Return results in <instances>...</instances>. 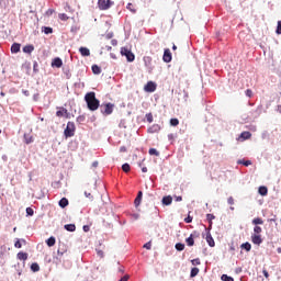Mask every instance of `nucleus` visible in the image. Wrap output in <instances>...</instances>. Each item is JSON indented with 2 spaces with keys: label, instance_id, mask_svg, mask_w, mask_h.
I'll return each mask as SVG.
<instances>
[{
  "label": "nucleus",
  "instance_id": "57",
  "mask_svg": "<svg viewBox=\"0 0 281 281\" xmlns=\"http://www.w3.org/2000/svg\"><path fill=\"white\" fill-rule=\"evenodd\" d=\"M176 201H177V202L183 201V198H181V196H176Z\"/></svg>",
  "mask_w": 281,
  "mask_h": 281
},
{
  "label": "nucleus",
  "instance_id": "59",
  "mask_svg": "<svg viewBox=\"0 0 281 281\" xmlns=\"http://www.w3.org/2000/svg\"><path fill=\"white\" fill-rule=\"evenodd\" d=\"M142 172H148V168L143 167V168H142Z\"/></svg>",
  "mask_w": 281,
  "mask_h": 281
},
{
  "label": "nucleus",
  "instance_id": "17",
  "mask_svg": "<svg viewBox=\"0 0 281 281\" xmlns=\"http://www.w3.org/2000/svg\"><path fill=\"white\" fill-rule=\"evenodd\" d=\"M24 54H32L34 52V45H26L23 47Z\"/></svg>",
  "mask_w": 281,
  "mask_h": 281
},
{
  "label": "nucleus",
  "instance_id": "15",
  "mask_svg": "<svg viewBox=\"0 0 281 281\" xmlns=\"http://www.w3.org/2000/svg\"><path fill=\"white\" fill-rule=\"evenodd\" d=\"M57 117H66L67 116V109L61 108L59 111L56 112Z\"/></svg>",
  "mask_w": 281,
  "mask_h": 281
},
{
  "label": "nucleus",
  "instance_id": "37",
  "mask_svg": "<svg viewBox=\"0 0 281 281\" xmlns=\"http://www.w3.org/2000/svg\"><path fill=\"white\" fill-rule=\"evenodd\" d=\"M21 247H22L21 239H16L15 244H14V248L15 249H21Z\"/></svg>",
  "mask_w": 281,
  "mask_h": 281
},
{
  "label": "nucleus",
  "instance_id": "13",
  "mask_svg": "<svg viewBox=\"0 0 281 281\" xmlns=\"http://www.w3.org/2000/svg\"><path fill=\"white\" fill-rule=\"evenodd\" d=\"M79 52H80L81 56H91V50H89V48H87V47H80Z\"/></svg>",
  "mask_w": 281,
  "mask_h": 281
},
{
  "label": "nucleus",
  "instance_id": "49",
  "mask_svg": "<svg viewBox=\"0 0 281 281\" xmlns=\"http://www.w3.org/2000/svg\"><path fill=\"white\" fill-rule=\"evenodd\" d=\"M150 247H153V245L150 244V241H149V243H146V244L144 245V248H145V249H150Z\"/></svg>",
  "mask_w": 281,
  "mask_h": 281
},
{
  "label": "nucleus",
  "instance_id": "5",
  "mask_svg": "<svg viewBox=\"0 0 281 281\" xmlns=\"http://www.w3.org/2000/svg\"><path fill=\"white\" fill-rule=\"evenodd\" d=\"M98 5L100 10H109L113 5V2L111 0H99Z\"/></svg>",
  "mask_w": 281,
  "mask_h": 281
},
{
  "label": "nucleus",
  "instance_id": "53",
  "mask_svg": "<svg viewBox=\"0 0 281 281\" xmlns=\"http://www.w3.org/2000/svg\"><path fill=\"white\" fill-rule=\"evenodd\" d=\"M98 256H100L101 258L104 256V252L102 250H98Z\"/></svg>",
  "mask_w": 281,
  "mask_h": 281
},
{
  "label": "nucleus",
  "instance_id": "46",
  "mask_svg": "<svg viewBox=\"0 0 281 281\" xmlns=\"http://www.w3.org/2000/svg\"><path fill=\"white\" fill-rule=\"evenodd\" d=\"M227 203L228 205H234V198L229 196Z\"/></svg>",
  "mask_w": 281,
  "mask_h": 281
},
{
  "label": "nucleus",
  "instance_id": "1",
  "mask_svg": "<svg viewBox=\"0 0 281 281\" xmlns=\"http://www.w3.org/2000/svg\"><path fill=\"white\" fill-rule=\"evenodd\" d=\"M85 100L90 111H98L100 109V100L95 98V92H88Z\"/></svg>",
  "mask_w": 281,
  "mask_h": 281
},
{
  "label": "nucleus",
  "instance_id": "38",
  "mask_svg": "<svg viewBox=\"0 0 281 281\" xmlns=\"http://www.w3.org/2000/svg\"><path fill=\"white\" fill-rule=\"evenodd\" d=\"M27 216H34V210L32 207H26Z\"/></svg>",
  "mask_w": 281,
  "mask_h": 281
},
{
  "label": "nucleus",
  "instance_id": "16",
  "mask_svg": "<svg viewBox=\"0 0 281 281\" xmlns=\"http://www.w3.org/2000/svg\"><path fill=\"white\" fill-rule=\"evenodd\" d=\"M142 196H143V193H142V191H139L134 201L136 207H139V204L142 203Z\"/></svg>",
  "mask_w": 281,
  "mask_h": 281
},
{
  "label": "nucleus",
  "instance_id": "9",
  "mask_svg": "<svg viewBox=\"0 0 281 281\" xmlns=\"http://www.w3.org/2000/svg\"><path fill=\"white\" fill-rule=\"evenodd\" d=\"M251 240L254 243V245H261L262 244V238L260 237V235H252L251 236Z\"/></svg>",
  "mask_w": 281,
  "mask_h": 281
},
{
  "label": "nucleus",
  "instance_id": "34",
  "mask_svg": "<svg viewBox=\"0 0 281 281\" xmlns=\"http://www.w3.org/2000/svg\"><path fill=\"white\" fill-rule=\"evenodd\" d=\"M222 280H223V281H234V278H232V277H229V276H227V274H223V276H222Z\"/></svg>",
  "mask_w": 281,
  "mask_h": 281
},
{
  "label": "nucleus",
  "instance_id": "20",
  "mask_svg": "<svg viewBox=\"0 0 281 281\" xmlns=\"http://www.w3.org/2000/svg\"><path fill=\"white\" fill-rule=\"evenodd\" d=\"M92 72L95 74V76H99V74H102V68H100L98 65H93Z\"/></svg>",
  "mask_w": 281,
  "mask_h": 281
},
{
  "label": "nucleus",
  "instance_id": "31",
  "mask_svg": "<svg viewBox=\"0 0 281 281\" xmlns=\"http://www.w3.org/2000/svg\"><path fill=\"white\" fill-rule=\"evenodd\" d=\"M196 276H199V268H192L191 278H196Z\"/></svg>",
  "mask_w": 281,
  "mask_h": 281
},
{
  "label": "nucleus",
  "instance_id": "58",
  "mask_svg": "<svg viewBox=\"0 0 281 281\" xmlns=\"http://www.w3.org/2000/svg\"><path fill=\"white\" fill-rule=\"evenodd\" d=\"M133 218H135V221H137V218H139V214H134Z\"/></svg>",
  "mask_w": 281,
  "mask_h": 281
},
{
  "label": "nucleus",
  "instance_id": "43",
  "mask_svg": "<svg viewBox=\"0 0 281 281\" xmlns=\"http://www.w3.org/2000/svg\"><path fill=\"white\" fill-rule=\"evenodd\" d=\"M24 139L26 144H32L33 142L32 137H27V135H24Z\"/></svg>",
  "mask_w": 281,
  "mask_h": 281
},
{
  "label": "nucleus",
  "instance_id": "62",
  "mask_svg": "<svg viewBox=\"0 0 281 281\" xmlns=\"http://www.w3.org/2000/svg\"><path fill=\"white\" fill-rule=\"evenodd\" d=\"M53 12H54V11H52V10H48V11H47V14H52Z\"/></svg>",
  "mask_w": 281,
  "mask_h": 281
},
{
  "label": "nucleus",
  "instance_id": "7",
  "mask_svg": "<svg viewBox=\"0 0 281 281\" xmlns=\"http://www.w3.org/2000/svg\"><path fill=\"white\" fill-rule=\"evenodd\" d=\"M162 60L165 63H170L172 60V54L170 53L169 48L165 49L164 56H162Z\"/></svg>",
  "mask_w": 281,
  "mask_h": 281
},
{
  "label": "nucleus",
  "instance_id": "2",
  "mask_svg": "<svg viewBox=\"0 0 281 281\" xmlns=\"http://www.w3.org/2000/svg\"><path fill=\"white\" fill-rule=\"evenodd\" d=\"M76 133V124L74 122H68L67 127L64 132L65 137H74Z\"/></svg>",
  "mask_w": 281,
  "mask_h": 281
},
{
  "label": "nucleus",
  "instance_id": "35",
  "mask_svg": "<svg viewBox=\"0 0 281 281\" xmlns=\"http://www.w3.org/2000/svg\"><path fill=\"white\" fill-rule=\"evenodd\" d=\"M170 124H171V126H179V120L178 119H171Z\"/></svg>",
  "mask_w": 281,
  "mask_h": 281
},
{
  "label": "nucleus",
  "instance_id": "64",
  "mask_svg": "<svg viewBox=\"0 0 281 281\" xmlns=\"http://www.w3.org/2000/svg\"><path fill=\"white\" fill-rule=\"evenodd\" d=\"M278 252L281 254V248H278Z\"/></svg>",
  "mask_w": 281,
  "mask_h": 281
},
{
  "label": "nucleus",
  "instance_id": "4",
  "mask_svg": "<svg viewBox=\"0 0 281 281\" xmlns=\"http://www.w3.org/2000/svg\"><path fill=\"white\" fill-rule=\"evenodd\" d=\"M144 91H146L147 93H155V91H157V83L148 81L147 85L144 87Z\"/></svg>",
  "mask_w": 281,
  "mask_h": 281
},
{
  "label": "nucleus",
  "instance_id": "32",
  "mask_svg": "<svg viewBox=\"0 0 281 281\" xmlns=\"http://www.w3.org/2000/svg\"><path fill=\"white\" fill-rule=\"evenodd\" d=\"M31 269L36 273V271H41V267L38 263H32Z\"/></svg>",
  "mask_w": 281,
  "mask_h": 281
},
{
  "label": "nucleus",
  "instance_id": "48",
  "mask_svg": "<svg viewBox=\"0 0 281 281\" xmlns=\"http://www.w3.org/2000/svg\"><path fill=\"white\" fill-rule=\"evenodd\" d=\"M246 95L248 98H251V95H254V92L251 90H246Z\"/></svg>",
  "mask_w": 281,
  "mask_h": 281
},
{
  "label": "nucleus",
  "instance_id": "19",
  "mask_svg": "<svg viewBox=\"0 0 281 281\" xmlns=\"http://www.w3.org/2000/svg\"><path fill=\"white\" fill-rule=\"evenodd\" d=\"M67 205H69V200H67V198H63L59 201V207H67Z\"/></svg>",
  "mask_w": 281,
  "mask_h": 281
},
{
  "label": "nucleus",
  "instance_id": "3",
  "mask_svg": "<svg viewBox=\"0 0 281 281\" xmlns=\"http://www.w3.org/2000/svg\"><path fill=\"white\" fill-rule=\"evenodd\" d=\"M121 54L127 58L128 63H133V60H135V55L126 47L121 48Z\"/></svg>",
  "mask_w": 281,
  "mask_h": 281
},
{
  "label": "nucleus",
  "instance_id": "40",
  "mask_svg": "<svg viewBox=\"0 0 281 281\" xmlns=\"http://www.w3.org/2000/svg\"><path fill=\"white\" fill-rule=\"evenodd\" d=\"M52 32H54L52 27H44V34H52Z\"/></svg>",
  "mask_w": 281,
  "mask_h": 281
},
{
  "label": "nucleus",
  "instance_id": "44",
  "mask_svg": "<svg viewBox=\"0 0 281 281\" xmlns=\"http://www.w3.org/2000/svg\"><path fill=\"white\" fill-rule=\"evenodd\" d=\"M277 34H281V21L278 22Z\"/></svg>",
  "mask_w": 281,
  "mask_h": 281
},
{
  "label": "nucleus",
  "instance_id": "22",
  "mask_svg": "<svg viewBox=\"0 0 281 281\" xmlns=\"http://www.w3.org/2000/svg\"><path fill=\"white\" fill-rule=\"evenodd\" d=\"M46 245H47L48 247H54V246L56 245V238H54V237L48 238V239L46 240Z\"/></svg>",
  "mask_w": 281,
  "mask_h": 281
},
{
  "label": "nucleus",
  "instance_id": "61",
  "mask_svg": "<svg viewBox=\"0 0 281 281\" xmlns=\"http://www.w3.org/2000/svg\"><path fill=\"white\" fill-rule=\"evenodd\" d=\"M20 243H23L25 245L26 241L25 239H20Z\"/></svg>",
  "mask_w": 281,
  "mask_h": 281
},
{
  "label": "nucleus",
  "instance_id": "26",
  "mask_svg": "<svg viewBox=\"0 0 281 281\" xmlns=\"http://www.w3.org/2000/svg\"><path fill=\"white\" fill-rule=\"evenodd\" d=\"M265 222L260 217H256L252 220V225H262Z\"/></svg>",
  "mask_w": 281,
  "mask_h": 281
},
{
  "label": "nucleus",
  "instance_id": "6",
  "mask_svg": "<svg viewBox=\"0 0 281 281\" xmlns=\"http://www.w3.org/2000/svg\"><path fill=\"white\" fill-rule=\"evenodd\" d=\"M101 113H103L104 115H111V113H113V104L108 103L105 105H102Z\"/></svg>",
  "mask_w": 281,
  "mask_h": 281
},
{
  "label": "nucleus",
  "instance_id": "54",
  "mask_svg": "<svg viewBox=\"0 0 281 281\" xmlns=\"http://www.w3.org/2000/svg\"><path fill=\"white\" fill-rule=\"evenodd\" d=\"M98 165H99L98 161H93V162H92V168H98Z\"/></svg>",
  "mask_w": 281,
  "mask_h": 281
},
{
  "label": "nucleus",
  "instance_id": "63",
  "mask_svg": "<svg viewBox=\"0 0 281 281\" xmlns=\"http://www.w3.org/2000/svg\"><path fill=\"white\" fill-rule=\"evenodd\" d=\"M172 49H173V50H177V45H173V46H172Z\"/></svg>",
  "mask_w": 281,
  "mask_h": 281
},
{
  "label": "nucleus",
  "instance_id": "39",
  "mask_svg": "<svg viewBox=\"0 0 281 281\" xmlns=\"http://www.w3.org/2000/svg\"><path fill=\"white\" fill-rule=\"evenodd\" d=\"M254 232H255V234H261L262 233V227H260V226H255V228H254Z\"/></svg>",
  "mask_w": 281,
  "mask_h": 281
},
{
  "label": "nucleus",
  "instance_id": "45",
  "mask_svg": "<svg viewBox=\"0 0 281 281\" xmlns=\"http://www.w3.org/2000/svg\"><path fill=\"white\" fill-rule=\"evenodd\" d=\"M191 262H192V265H195V266L201 265L200 259H193Z\"/></svg>",
  "mask_w": 281,
  "mask_h": 281
},
{
  "label": "nucleus",
  "instance_id": "36",
  "mask_svg": "<svg viewBox=\"0 0 281 281\" xmlns=\"http://www.w3.org/2000/svg\"><path fill=\"white\" fill-rule=\"evenodd\" d=\"M149 155H155L156 157H159V151H157V149H155V148H150Z\"/></svg>",
  "mask_w": 281,
  "mask_h": 281
},
{
  "label": "nucleus",
  "instance_id": "24",
  "mask_svg": "<svg viewBox=\"0 0 281 281\" xmlns=\"http://www.w3.org/2000/svg\"><path fill=\"white\" fill-rule=\"evenodd\" d=\"M64 227L67 232H76V225L74 224H66Z\"/></svg>",
  "mask_w": 281,
  "mask_h": 281
},
{
  "label": "nucleus",
  "instance_id": "52",
  "mask_svg": "<svg viewBox=\"0 0 281 281\" xmlns=\"http://www.w3.org/2000/svg\"><path fill=\"white\" fill-rule=\"evenodd\" d=\"M184 222L191 223V222H192V217H191V216H188L187 218H184Z\"/></svg>",
  "mask_w": 281,
  "mask_h": 281
},
{
  "label": "nucleus",
  "instance_id": "18",
  "mask_svg": "<svg viewBox=\"0 0 281 281\" xmlns=\"http://www.w3.org/2000/svg\"><path fill=\"white\" fill-rule=\"evenodd\" d=\"M258 192L259 194H261V196H267L269 190L267 189V187H259Z\"/></svg>",
  "mask_w": 281,
  "mask_h": 281
},
{
  "label": "nucleus",
  "instance_id": "8",
  "mask_svg": "<svg viewBox=\"0 0 281 281\" xmlns=\"http://www.w3.org/2000/svg\"><path fill=\"white\" fill-rule=\"evenodd\" d=\"M194 238H196V235L193 233L186 239L188 247H194Z\"/></svg>",
  "mask_w": 281,
  "mask_h": 281
},
{
  "label": "nucleus",
  "instance_id": "41",
  "mask_svg": "<svg viewBox=\"0 0 281 281\" xmlns=\"http://www.w3.org/2000/svg\"><path fill=\"white\" fill-rule=\"evenodd\" d=\"M59 19H60L61 21H67V19H69V16H67V14H65V13H60V14H59Z\"/></svg>",
  "mask_w": 281,
  "mask_h": 281
},
{
  "label": "nucleus",
  "instance_id": "50",
  "mask_svg": "<svg viewBox=\"0 0 281 281\" xmlns=\"http://www.w3.org/2000/svg\"><path fill=\"white\" fill-rule=\"evenodd\" d=\"M240 164H244V166H251V161L247 160V161H240Z\"/></svg>",
  "mask_w": 281,
  "mask_h": 281
},
{
  "label": "nucleus",
  "instance_id": "11",
  "mask_svg": "<svg viewBox=\"0 0 281 281\" xmlns=\"http://www.w3.org/2000/svg\"><path fill=\"white\" fill-rule=\"evenodd\" d=\"M161 131V127L158 124H154L148 128V133H159Z\"/></svg>",
  "mask_w": 281,
  "mask_h": 281
},
{
  "label": "nucleus",
  "instance_id": "21",
  "mask_svg": "<svg viewBox=\"0 0 281 281\" xmlns=\"http://www.w3.org/2000/svg\"><path fill=\"white\" fill-rule=\"evenodd\" d=\"M93 191H91V189H89V191H85V196L86 199H89V201H93Z\"/></svg>",
  "mask_w": 281,
  "mask_h": 281
},
{
  "label": "nucleus",
  "instance_id": "60",
  "mask_svg": "<svg viewBox=\"0 0 281 281\" xmlns=\"http://www.w3.org/2000/svg\"><path fill=\"white\" fill-rule=\"evenodd\" d=\"M144 60L146 63L147 60H150V57H145Z\"/></svg>",
  "mask_w": 281,
  "mask_h": 281
},
{
  "label": "nucleus",
  "instance_id": "55",
  "mask_svg": "<svg viewBox=\"0 0 281 281\" xmlns=\"http://www.w3.org/2000/svg\"><path fill=\"white\" fill-rule=\"evenodd\" d=\"M265 278H269V272L267 270H263Z\"/></svg>",
  "mask_w": 281,
  "mask_h": 281
},
{
  "label": "nucleus",
  "instance_id": "23",
  "mask_svg": "<svg viewBox=\"0 0 281 281\" xmlns=\"http://www.w3.org/2000/svg\"><path fill=\"white\" fill-rule=\"evenodd\" d=\"M206 241L209 243V246L210 247H214V238H212V235L211 234H207L206 235Z\"/></svg>",
  "mask_w": 281,
  "mask_h": 281
},
{
  "label": "nucleus",
  "instance_id": "47",
  "mask_svg": "<svg viewBox=\"0 0 281 281\" xmlns=\"http://www.w3.org/2000/svg\"><path fill=\"white\" fill-rule=\"evenodd\" d=\"M147 122L153 123V114H147Z\"/></svg>",
  "mask_w": 281,
  "mask_h": 281
},
{
  "label": "nucleus",
  "instance_id": "14",
  "mask_svg": "<svg viewBox=\"0 0 281 281\" xmlns=\"http://www.w3.org/2000/svg\"><path fill=\"white\" fill-rule=\"evenodd\" d=\"M172 204V198L170 195L162 198V205H171Z\"/></svg>",
  "mask_w": 281,
  "mask_h": 281
},
{
  "label": "nucleus",
  "instance_id": "28",
  "mask_svg": "<svg viewBox=\"0 0 281 281\" xmlns=\"http://www.w3.org/2000/svg\"><path fill=\"white\" fill-rule=\"evenodd\" d=\"M176 249H177V251H183L186 249V245L178 243V244H176Z\"/></svg>",
  "mask_w": 281,
  "mask_h": 281
},
{
  "label": "nucleus",
  "instance_id": "29",
  "mask_svg": "<svg viewBox=\"0 0 281 281\" xmlns=\"http://www.w3.org/2000/svg\"><path fill=\"white\" fill-rule=\"evenodd\" d=\"M240 137H241V139H249V137H251V133H249V132H243V133L240 134Z\"/></svg>",
  "mask_w": 281,
  "mask_h": 281
},
{
  "label": "nucleus",
  "instance_id": "27",
  "mask_svg": "<svg viewBox=\"0 0 281 281\" xmlns=\"http://www.w3.org/2000/svg\"><path fill=\"white\" fill-rule=\"evenodd\" d=\"M241 249H245L247 251H251V244H249V243L241 244Z\"/></svg>",
  "mask_w": 281,
  "mask_h": 281
},
{
  "label": "nucleus",
  "instance_id": "51",
  "mask_svg": "<svg viewBox=\"0 0 281 281\" xmlns=\"http://www.w3.org/2000/svg\"><path fill=\"white\" fill-rule=\"evenodd\" d=\"M128 274H126V276H124L123 278H121V280H119V281H128Z\"/></svg>",
  "mask_w": 281,
  "mask_h": 281
},
{
  "label": "nucleus",
  "instance_id": "12",
  "mask_svg": "<svg viewBox=\"0 0 281 281\" xmlns=\"http://www.w3.org/2000/svg\"><path fill=\"white\" fill-rule=\"evenodd\" d=\"M52 67H57L59 69V67H63V59L60 58H55L52 63Z\"/></svg>",
  "mask_w": 281,
  "mask_h": 281
},
{
  "label": "nucleus",
  "instance_id": "10",
  "mask_svg": "<svg viewBox=\"0 0 281 281\" xmlns=\"http://www.w3.org/2000/svg\"><path fill=\"white\" fill-rule=\"evenodd\" d=\"M11 52H12V54H19V52H21V44L14 43V44L11 46Z\"/></svg>",
  "mask_w": 281,
  "mask_h": 281
},
{
  "label": "nucleus",
  "instance_id": "30",
  "mask_svg": "<svg viewBox=\"0 0 281 281\" xmlns=\"http://www.w3.org/2000/svg\"><path fill=\"white\" fill-rule=\"evenodd\" d=\"M214 218H216V216H214V214H207L206 215V220L210 223V227H212V221H214Z\"/></svg>",
  "mask_w": 281,
  "mask_h": 281
},
{
  "label": "nucleus",
  "instance_id": "42",
  "mask_svg": "<svg viewBox=\"0 0 281 281\" xmlns=\"http://www.w3.org/2000/svg\"><path fill=\"white\" fill-rule=\"evenodd\" d=\"M127 10H131V12H133V14H135L137 12L135 9H133V3L127 4Z\"/></svg>",
  "mask_w": 281,
  "mask_h": 281
},
{
  "label": "nucleus",
  "instance_id": "33",
  "mask_svg": "<svg viewBox=\"0 0 281 281\" xmlns=\"http://www.w3.org/2000/svg\"><path fill=\"white\" fill-rule=\"evenodd\" d=\"M122 170H123V172H130V171H131V165L124 164V165L122 166Z\"/></svg>",
  "mask_w": 281,
  "mask_h": 281
},
{
  "label": "nucleus",
  "instance_id": "25",
  "mask_svg": "<svg viewBox=\"0 0 281 281\" xmlns=\"http://www.w3.org/2000/svg\"><path fill=\"white\" fill-rule=\"evenodd\" d=\"M18 259L19 260H27V252H19Z\"/></svg>",
  "mask_w": 281,
  "mask_h": 281
},
{
  "label": "nucleus",
  "instance_id": "56",
  "mask_svg": "<svg viewBox=\"0 0 281 281\" xmlns=\"http://www.w3.org/2000/svg\"><path fill=\"white\" fill-rule=\"evenodd\" d=\"M83 232H89V226L88 225L83 226Z\"/></svg>",
  "mask_w": 281,
  "mask_h": 281
}]
</instances>
